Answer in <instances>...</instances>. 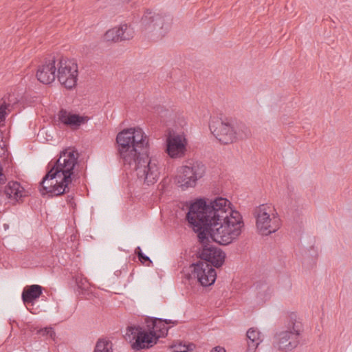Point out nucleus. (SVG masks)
<instances>
[{
    "instance_id": "f257e3e1",
    "label": "nucleus",
    "mask_w": 352,
    "mask_h": 352,
    "mask_svg": "<svg viewBox=\"0 0 352 352\" xmlns=\"http://www.w3.org/2000/svg\"><path fill=\"white\" fill-rule=\"evenodd\" d=\"M205 197H198L187 203L186 219L189 227L197 234L200 246L196 251V263L190 265L192 276L203 287L213 285L217 278L214 267H221L226 258L225 252L210 244V239L221 245L231 244L241 235L244 227L243 217L239 212L231 208V202L226 198L217 197L208 201Z\"/></svg>"
},
{
    "instance_id": "f03ea898",
    "label": "nucleus",
    "mask_w": 352,
    "mask_h": 352,
    "mask_svg": "<svg viewBox=\"0 0 352 352\" xmlns=\"http://www.w3.org/2000/svg\"><path fill=\"white\" fill-rule=\"evenodd\" d=\"M118 155L126 168L135 170L138 180L155 184L160 174L157 159L149 157L148 138L140 127L126 128L116 138Z\"/></svg>"
},
{
    "instance_id": "7ed1b4c3",
    "label": "nucleus",
    "mask_w": 352,
    "mask_h": 352,
    "mask_svg": "<svg viewBox=\"0 0 352 352\" xmlns=\"http://www.w3.org/2000/svg\"><path fill=\"white\" fill-rule=\"evenodd\" d=\"M78 157L75 148L67 147L60 151L58 159L54 158L48 163L46 173L39 182L42 196L59 197L69 192Z\"/></svg>"
},
{
    "instance_id": "20e7f679",
    "label": "nucleus",
    "mask_w": 352,
    "mask_h": 352,
    "mask_svg": "<svg viewBox=\"0 0 352 352\" xmlns=\"http://www.w3.org/2000/svg\"><path fill=\"white\" fill-rule=\"evenodd\" d=\"M178 320L147 317L145 324H130L126 327V340L134 351L147 350L155 346L160 338L168 335L170 327L178 324Z\"/></svg>"
},
{
    "instance_id": "39448f33",
    "label": "nucleus",
    "mask_w": 352,
    "mask_h": 352,
    "mask_svg": "<svg viewBox=\"0 0 352 352\" xmlns=\"http://www.w3.org/2000/svg\"><path fill=\"white\" fill-rule=\"evenodd\" d=\"M173 18L169 14L156 13L146 10L141 19L142 32L149 41L158 42L170 30Z\"/></svg>"
},
{
    "instance_id": "423d86ee",
    "label": "nucleus",
    "mask_w": 352,
    "mask_h": 352,
    "mask_svg": "<svg viewBox=\"0 0 352 352\" xmlns=\"http://www.w3.org/2000/svg\"><path fill=\"white\" fill-rule=\"evenodd\" d=\"M302 327V323L297 320L296 314L291 313L288 316V330L276 335L278 339L279 349L288 352L295 349L299 343L298 338L300 334Z\"/></svg>"
},
{
    "instance_id": "0eeeda50",
    "label": "nucleus",
    "mask_w": 352,
    "mask_h": 352,
    "mask_svg": "<svg viewBox=\"0 0 352 352\" xmlns=\"http://www.w3.org/2000/svg\"><path fill=\"white\" fill-rule=\"evenodd\" d=\"M209 128L212 135L223 144L236 142L234 125L228 119L212 118L209 122Z\"/></svg>"
},
{
    "instance_id": "6e6552de",
    "label": "nucleus",
    "mask_w": 352,
    "mask_h": 352,
    "mask_svg": "<svg viewBox=\"0 0 352 352\" xmlns=\"http://www.w3.org/2000/svg\"><path fill=\"white\" fill-rule=\"evenodd\" d=\"M89 120V117L81 115L73 111H69L61 108L54 117L56 125L59 128L63 127L72 131L78 130L82 125L85 124Z\"/></svg>"
},
{
    "instance_id": "1a4fd4ad",
    "label": "nucleus",
    "mask_w": 352,
    "mask_h": 352,
    "mask_svg": "<svg viewBox=\"0 0 352 352\" xmlns=\"http://www.w3.org/2000/svg\"><path fill=\"white\" fill-rule=\"evenodd\" d=\"M58 66L56 77L59 82L69 90L76 87L78 76L77 63L69 60L67 64V62L62 58L59 60Z\"/></svg>"
},
{
    "instance_id": "9d476101",
    "label": "nucleus",
    "mask_w": 352,
    "mask_h": 352,
    "mask_svg": "<svg viewBox=\"0 0 352 352\" xmlns=\"http://www.w3.org/2000/svg\"><path fill=\"white\" fill-rule=\"evenodd\" d=\"M287 198L285 201V212L288 216L293 218L297 223L301 222L300 217L302 214L303 200L295 191L294 188L287 185Z\"/></svg>"
},
{
    "instance_id": "9b49d317",
    "label": "nucleus",
    "mask_w": 352,
    "mask_h": 352,
    "mask_svg": "<svg viewBox=\"0 0 352 352\" xmlns=\"http://www.w3.org/2000/svg\"><path fill=\"white\" fill-rule=\"evenodd\" d=\"M263 206V205L255 209L254 214L256 218V224L258 232L262 235L267 236L277 230L278 224V221L274 220L272 224L265 226V223H271L272 219L270 214L265 211V209H262Z\"/></svg>"
},
{
    "instance_id": "f8f14e48",
    "label": "nucleus",
    "mask_w": 352,
    "mask_h": 352,
    "mask_svg": "<svg viewBox=\"0 0 352 352\" xmlns=\"http://www.w3.org/2000/svg\"><path fill=\"white\" fill-rule=\"evenodd\" d=\"M135 32L131 25L121 24L118 28H113L105 32L103 40L105 42L118 43L129 41L134 36Z\"/></svg>"
},
{
    "instance_id": "ddd939ff",
    "label": "nucleus",
    "mask_w": 352,
    "mask_h": 352,
    "mask_svg": "<svg viewBox=\"0 0 352 352\" xmlns=\"http://www.w3.org/2000/svg\"><path fill=\"white\" fill-rule=\"evenodd\" d=\"M187 141L180 135L169 137L166 139V152L171 158H179L184 155L186 151Z\"/></svg>"
},
{
    "instance_id": "4468645a",
    "label": "nucleus",
    "mask_w": 352,
    "mask_h": 352,
    "mask_svg": "<svg viewBox=\"0 0 352 352\" xmlns=\"http://www.w3.org/2000/svg\"><path fill=\"white\" fill-rule=\"evenodd\" d=\"M56 60L53 57L51 60L45 61L39 65L36 72V78L38 81L45 85H48L54 81L56 78Z\"/></svg>"
},
{
    "instance_id": "2eb2a0df",
    "label": "nucleus",
    "mask_w": 352,
    "mask_h": 352,
    "mask_svg": "<svg viewBox=\"0 0 352 352\" xmlns=\"http://www.w3.org/2000/svg\"><path fill=\"white\" fill-rule=\"evenodd\" d=\"M2 193L0 195V204L6 195L8 199L14 200L16 202L22 201L24 195V188L18 182L10 181L8 182L1 189Z\"/></svg>"
},
{
    "instance_id": "dca6fc26",
    "label": "nucleus",
    "mask_w": 352,
    "mask_h": 352,
    "mask_svg": "<svg viewBox=\"0 0 352 352\" xmlns=\"http://www.w3.org/2000/svg\"><path fill=\"white\" fill-rule=\"evenodd\" d=\"M43 287L39 285H31L24 287L21 298L26 306H33L43 294Z\"/></svg>"
},
{
    "instance_id": "f3484780",
    "label": "nucleus",
    "mask_w": 352,
    "mask_h": 352,
    "mask_svg": "<svg viewBox=\"0 0 352 352\" xmlns=\"http://www.w3.org/2000/svg\"><path fill=\"white\" fill-rule=\"evenodd\" d=\"M182 168V172L177 177V183L179 184L182 190L194 186L197 179L194 178L193 168L188 166H183Z\"/></svg>"
},
{
    "instance_id": "a211bd4d",
    "label": "nucleus",
    "mask_w": 352,
    "mask_h": 352,
    "mask_svg": "<svg viewBox=\"0 0 352 352\" xmlns=\"http://www.w3.org/2000/svg\"><path fill=\"white\" fill-rule=\"evenodd\" d=\"M261 332L257 329L252 327L250 328L247 333L246 337L248 339V352H254L259 345V344L262 342L261 339Z\"/></svg>"
},
{
    "instance_id": "6ab92c4d",
    "label": "nucleus",
    "mask_w": 352,
    "mask_h": 352,
    "mask_svg": "<svg viewBox=\"0 0 352 352\" xmlns=\"http://www.w3.org/2000/svg\"><path fill=\"white\" fill-rule=\"evenodd\" d=\"M112 342L105 338H99L95 345L94 352H113Z\"/></svg>"
},
{
    "instance_id": "aec40b11",
    "label": "nucleus",
    "mask_w": 352,
    "mask_h": 352,
    "mask_svg": "<svg viewBox=\"0 0 352 352\" xmlns=\"http://www.w3.org/2000/svg\"><path fill=\"white\" fill-rule=\"evenodd\" d=\"M234 132L236 133V141L245 140L251 136L250 129L243 123L234 126Z\"/></svg>"
},
{
    "instance_id": "412c9836",
    "label": "nucleus",
    "mask_w": 352,
    "mask_h": 352,
    "mask_svg": "<svg viewBox=\"0 0 352 352\" xmlns=\"http://www.w3.org/2000/svg\"><path fill=\"white\" fill-rule=\"evenodd\" d=\"M190 167L193 168L194 178L197 179V181L201 178L206 173V166L201 162L193 163Z\"/></svg>"
},
{
    "instance_id": "4be33fe9",
    "label": "nucleus",
    "mask_w": 352,
    "mask_h": 352,
    "mask_svg": "<svg viewBox=\"0 0 352 352\" xmlns=\"http://www.w3.org/2000/svg\"><path fill=\"white\" fill-rule=\"evenodd\" d=\"M195 347V344L192 342H188L187 344L179 342L172 346L173 352H189L192 351Z\"/></svg>"
},
{
    "instance_id": "5701e85b",
    "label": "nucleus",
    "mask_w": 352,
    "mask_h": 352,
    "mask_svg": "<svg viewBox=\"0 0 352 352\" xmlns=\"http://www.w3.org/2000/svg\"><path fill=\"white\" fill-rule=\"evenodd\" d=\"M36 334L39 336L45 337L47 338H50L52 340H54L56 337V333L54 329L51 327H45L39 329L36 331Z\"/></svg>"
},
{
    "instance_id": "b1692460",
    "label": "nucleus",
    "mask_w": 352,
    "mask_h": 352,
    "mask_svg": "<svg viewBox=\"0 0 352 352\" xmlns=\"http://www.w3.org/2000/svg\"><path fill=\"white\" fill-rule=\"evenodd\" d=\"M139 261L144 265L147 267L153 266V261L145 254H141L140 256L138 258Z\"/></svg>"
},
{
    "instance_id": "393cba45",
    "label": "nucleus",
    "mask_w": 352,
    "mask_h": 352,
    "mask_svg": "<svg viewBox=\"0 0 352 352\" xmlns=\"http://www.w3.org/2000/svg\"><path fill=\"white\" fill-rule=\"evenodd\" d=\"M7 116L5 108L0 107V123L5 120Z\"/></svg>"
},
{
    "instance_id": "a878e982",
    "label": "nucleus",
    "mask_w": 352,
    "mask_h": 352,
    "mask_svg": "<svg viewBox=\"0 0 352 352\" xmlns=\"http://www.w3.org/2000/svg\"><path fill=\"white\" fill-rule=\"evenodd\" d=\"M50 184H52V185H59L60 184V181L58 182L56 178L53 179V180H47L45 181V182L44 183V184L43 185V186H45L47 187V186H50Z\"/></svg>"
},
{
    "instance_id": "bb28decb",
    "label": "nucleus",
    "mask_w": 352,
    "mask_h": 352,
    "mask_svg": "<svg viewBox=\"0 0 352 352\" xmlns=\"http://www.w3.org/2000/svg\"><path fill=\"white\" fill-rule=\"evenodd\" d=\"M210 352H226V349L223 347L220 346H217L212 349Z\"/></svg>"
},
{
    "instance_id": "cd10ccee",
    "label": "nucleus",
    "mask_w": 352,
    "mask_h": 352,
    "mask_svg": "<svg viewBox=\"0 0 352 352\" xmlns=\"http://www.w3.org/2000/svg\"><path fill=\"white\" fill-rule=\"evenodd\" d=\"M89 47L90 45H83L82 47V53L85 54V55L87 57H89Z\"/></svg>"
},
{
    "instance_id": "c85d7f7f",
    "label": "nucleus",
    "mask_w": 352,
    "mask_h": 352,
    "mask_svg": "<svg viewBox=\"0 0 352 352\" xmlns=\"http://www.w3.org/2000/svg\"><path fill=\"white\" fill-rule=\"evenodd\" d=\"M135 254L137 256V257H140L141 254H143V252L140 246H138L135 248L134 250Z\"/></svg>"
},
{
    "instance_id": "c756f323",
    "label": "nucleus",
    "mask_w": 352,
    "mask_h": 352,
    "mask_svg": "<svg viewBox=\"0 0 352 352\" xmlns=\"http://www.w3.org/2000/svg\"><path fill=\"white\" fill-rule=\"evenodd\" d=\"M121 274V271L120 270H116L115 272H114V274L116 276H119Z\"/></svg>"
},
{
    "instance_id": "7c9ffc66",
    "label": "nucleus",
    "mask_w": 352,
    "mask_h": 352,
    "mask_svg": "<svg viewBox=\"0 0 352 352\" xmlns=\"http://www.w3.org/2000/svg\"><path fill=\"white\" fill-rule=\"evenodd\" d=\"M3 227H4L5 230H6V229H8V227H9V226H8V224H4V225H3Z\"/></svg>"
},
{
    "instance_id": "2f4dec72",
    "label": "nucleus",
    "mask_w": 352,
    "mask_h": 352,
    "mask_svg": "<svg viewBox=\"0 0 352 352\" xmlns=\"http://www.w3.org/2000/svg\"><path fill=\"white\" fill-rule=\"evenodd\" d=\"M267 224H272V223H265V226H267Z\"/></svg>"
}]
</instances>
